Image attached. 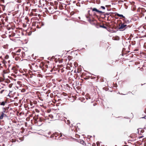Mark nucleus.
I'll use <instances>...</instances> for the list:
<instances>
[{"mask_svg": "<svg viewBox=\"0 0 146 146\" xmlns=\"http://www.w3.org/2000/svg\"><path fill=\"white\" fill-rule=\"evenodd\" d=\"M59 135L60 137H61L62 136V135L61 133H56L54 135V136H55V137H57Z\"/></svg>", "mask_w": 146, "mask_h": 146, "instance_id": "1a4fd4ad", "label": "nucleus"}, {"mask_svg": "<svg viewBox=\"0 0 146 146\" xmlns=\"http://www.w3.org/2000/svg\"><path fill=\"white\" fill-rule=\"evenodd\" d=\"M4 90H2L1 92V93H3V92L4 91Z\"/></svg>", "mask_w": 146, "mask_h": 146, "instance_id": "dca6fc26", "label": "nucleus"}, {"mask_svg": "<svg viewBox=\"0 0 146 146\" xmlns=\"http://www.w3.org/2000/svg\"><path fill=\"white\" fill-rule=\"evenodd\" d=\"M7 108V110L9 108V107H6V108Z\"/></svg>", "mask_w": 146, "mask_h": 146, "instance_id": "f3484780", "label": "nucleus"}, {"mask_svg": "<svg viewBox=\"0 0 146 146\" xmlns=\"http://www.w3.org/2000/svg\"><path fill=\"white\" fill-rule=\"evenodd\" d=\"M8 116L5 113H1V114L0 115V120H1L4 117H7Z\"/></svg>", "mask_w": 146, "mask_h": 146, "instance_id": "20e7f679", "label": "nucleus"}, {"mask_svg": "<svg viewBox=\"0 0 146 146\" xmlns=\"http://www.w3.org/2000/svg\"><path fill=\"white\" fill-rule=\"evenodd\" d=\"M96 15V13L95 12H94V15Z\"/></svg>", "mask_w": 146, "mask_h": 146, "instance_id": "a211bd4d", "label": "nucleus"}, {"mask_svg": "<svg viewBox=\"0 0 146 146\" xmlns=\"http://www.w3.org/2000/svg\"><path fill=\"white\" fill-rule=\"evenodd\" d=\"M127 25L121 22L119 24L118 29H122V31H123L127 28Z\"/></svg>", "mask_w": 146, "mask_h": 146, "instance_id": "f257e3e1", "label": "nucleus"}, {"mask_svg": "<svg viewBox=\"0 0 146 146\" xmlns=\"http://www.w3.org/2000/svg\"><path fill=\"white\" fill-rule=\"evenodd\" d=\"M100 27H102V28H104V29L106 28V27H105L104 25H100Z\"/></svg>", "mask_w": 146, "mask_h": 146, "instance_id": "ddd939ff", "label": "nucleus"}, {"mask_svg": "<svg viewBox=\"0 0 146 146\" xmlns=\"http://www.w3.org/2000/svg\"><path fill=\"white\" fill-rule=\"evenodd\" d=\"M7 103V102L6 101H3L0 102V105L1 106H4Z\"/></svg>", "mask_w": 146, "mask_h": 146, "instance_id": "0eeeda50", "label": "nucleus"}, {"mask_svg": "<svg viewBox=\"0 0 146 146\" xmlns=\"http://www.w3.org/2000/svg\"><path fill=\"white\" fill-rule=\"evenodd\" d=\"M90 9L92 10V11L93 12H95L97 13H102L103 12H102L101 11H100L98 10L96 8H91Z\"/></svg>", "mask_w": 146, "mask_h": 146, "instance_id": "7ed1b4c3", "label": "nucleus"}, {"mask_svg": "<svg viewBox=\"0 0 146 146\" xmlns=\"http://www.w3.org/2000/svg\"><path fill=\"white\" fill-rule=\"evenodd\" d=\"M9 58V56L8 55H6L5 57V59H8Z\"/></svg>", "mask_w": 146, "mask_h": 146, "instance_id": "2eb2a0df", "label": "nucleus"}, {"mask_svg": "<svg viewBox=\"0 0 146 146\" xmlns=\"http://www.w3.org/2000/svg\"><path fill=\"white\" fill-rule=\"evenodd\" d=\"M90 11H88V13H89Z\"/></svg>", "mask_w": 146, "mask_h": 146, "instance_id": "aec40b11", "label": "nucleus"}, {"mask_svg": "<svg viewBox=\"0 0 146 146\" xmlns=\"http://www.w3.org/2000/svg\"><path fill=\"white\" fill-rule=\"evenodd\" d=\"M101 8L104 9H105V7H104V6H101Z\"/></svg>", "mask_w": 146, "mask_h": 146, "instance_id": "4468645a", "label": "nucleus"}, {"mask_svg": "<svg viewBox=\"0 0 146 146\" xmlns=\"http://www.w3.org/2000/svg\"><path fill=\"white\" fill-rule=\"evenodd\" d=\"M115 15H117V16H118L119 17H123L124 19L125 18V17L124 16L122 15H121V14H119L118 13H116V14H115Z\"/></svg>", "mask_w": 146, "mask_h": 146, "instance_id": "6e6552de", "label": "nucleus"}, {"mask_svg": "<svg viewBox=\"0 0 146 146\" xmlns=\"http://www.w3.org/2000/svg\"><path fill=\"white\" fill-rule=\"evenodd\" d=\"M122 20L123 21V23L126 25H127V24H129L131 21V20H129L125 18L123 19Z\"/></svg>", "mask_w": 146, "mask_h": 146, "instance_id": "f03ea898", "label": "nucleus"}, {"mask_svg": "<svg viewBox=\"0 0 146 146\" xmlns=\"http://www.w3.org/2000/svg\"><path fill=\"white\" fill-rule=\"evenodd\" d=\"M140 138L142 137H140Z\"/></svg>", "mask_w": 146, "mask_h": 146, "instance_id": "4be33fe9", "label": "nucleus"}, {"mask_svg": "<svg viewBox=\"0 0 146 146\" xmlns=\"http://www.w3.org/2000/svg\"><path fill=\"white\" fill-rule=\"evenodd\" d=\"M86 17L88 19V20L89 21H91V20L90 19L89 16H86Z\"/></svg>", "mask_w": 146, "mask_h": 146, "instance_id": "f8f14e48", "label": "nucleus"}, {"mask_svg": "<svg viewBox=\"0 0 146 146\" xmlns=\"http://www.w3.org/2000/svg\"><path fill=\"white\" fill-rule=\"evenodd\" d=\"M138 134L141 135L143 133L144 131V130L142 129H138Z\"/></svg>", "mask_w": 146, "mask_h": 146, "instance_id": "39448f33", "label": "nucleus"}, {"mask_svg": "<svg viewBox=\"0 0 146 146\" xmlns=\"http://www.w3.org/2000/svg\"><path fill=\"white\" fill-rule=\"evenodd\" d=\"M65 122L68 124H69L70 123V122L69 120H67V121H66Z\"/></svg>", "mask_w": 146, "mask_h": 146, "instance_id": "9d476101", "label": "nucleus"}, {"mask_svg": "<svg viewBox=\"0 0 146 146\" xmlns=\"http://www.w3.org/2000/svg\"><path fill=\"white\" fill-rule=\"evenodd\" d=\"M21 51V50L20 49H19L16 52V53L17 54H16L17 55H18L19 54H18L17 53L18 52H20Z\"/></svg>", "mask_w": 146, "mask_h": 146, "instance_id": "9b49d317", "label": "nucleus"}, {"mask_svg": "<svg viewBox=\"0 0 146 146\" xmlns=\"http://www.w3.org/2000/svg\"><path fill=\"white\" fill-rule=\"evenodd\" d=\"M73 126V125L72 124L71 125V127H72Z\"/></svg>", "mask_w": 146, "mask_h": 146, "instance_id": "6ab92c4d", "label": "nucleus"}, {"mask_svg": "<svg viewBox=\"0 0 146 146\" xmlns=\"http://www.w3.org/2000/svg\"><path fill=\"white\" fill-rule=\"evenodd\" d=\"M143 85V84H141V86H142V85Z\"/></svg>", "mask_w": 146, "mask_h": 146, "instance_id": "412c9836", "label": "nucleus"}, {"mask_svg": "<svg viewBox=\"0 0 146 146\" xmlns=\"http://www.w3.org/2000/svg\"><path fill=\"white\" fill-rule=\"evenodd\" d=\"M2 111L1 112V113H7V108H5V107H3L2 108Z\"/></svg>", "mask_w": 146, "mask_h": 146, "instance_id": "423d86ee", "label": "nucleus"}]
</instances>
